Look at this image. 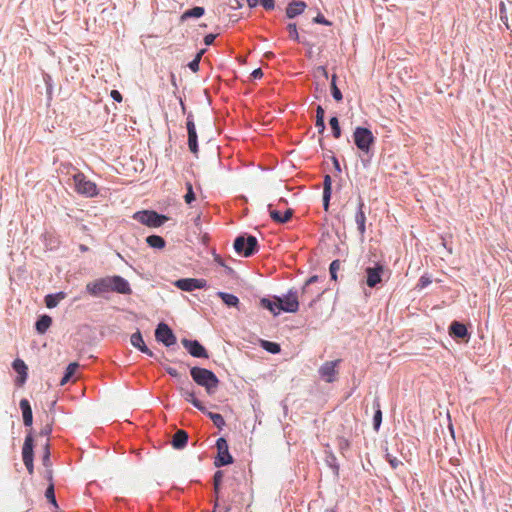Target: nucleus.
I'll return each instance as SVG.
<instances>
[{
    "mask_svg": "<svg viewBox=\"0 0 512 512\" xmlns=\"http://www.w3.org/2000/svg\"><path fill=\"white\" fill-rule=\"evenodd\" d=\"M331 194L332 192H323V208L325 211H328L329 209Z\"/></svg>",
    "mask_w": 512,
    "mask_h": 512,
    "instance_id": "50",
    "label": "nucleus"
},
{
    "mask_svg": "<svg viewBox=\"0 0 512 512\" xmlns=\"http://www.w3.org/2000/svg\"><path fill=\"white\" fill-rule=\"evenodd\" d=\"M261 347L271 354H277L281 351L280 345L278 343L267 340L261 341Z\"/></svg>",
    "mask_w": 512,
    "mask_h": 512,
    "instance_id": "37",
    "label": "nucleus"
},
{
    "mask_svg": "<svg viewBox=\"0 0 512 512\" xmlns=\"http://www.w3.org/2000/svg\"><path fill=\"white\" fill-rule=\"evenodd\" d=\"M318 281V276L314 275V276H311L306 282H305V285L303 287V290H302V294L303 296L308 292V287L317 282Z\"/></svg>",
    "mask_w": 512,
    "mask_h": 512,
    "instance_id": "47",
    "label": "nucleus"
},
{
    "mask_svg": "<svg viewBox=\"0 0 512 512\" xmlns=\"http://www.w3.org/2000/svg\"><path fill=\"white\" fill-rule=\"evenodd\" d=\"M52 324V318L48 315H41L36 323L35 328L39 334H44Z\"/></svg>",
    "mask_w": 512,
    "mask_h": 512,
    "instance_id": "29",
    "label": "nucleus"
},
{
    "mask_svg": "<svg viewBox=\"0 0 512 512\" xmlns=\"http://www.w3.org/2000/svg\"><path fill=\"white\" fill-rule=\"evenodd\" d=\"M337 76L334 74L331 79V94L336 101H341L343 98L342 92L336 85Z\"/></svg>",
    "mask_w": 512,
    "mask_h": 512,
    "instance_id": "41",
    "label": "nucleus"
},
{
    "mask_svg": "<svg viewBox=\"0 0 512 512\" xmlns=\"http://www.w3.org/2000/svg\"><path fill=\"white\" fill-rule=\"evenodd\" d=\"M234 4H231L232 8H239L241 6L240 2L238 0H233Z\"/></svg>",
    "mask_w": 512,
    "mask_h": 512,
    "instance_id": "62",
    "label": "nucleus"
},
{
    "mask_svg": "<svg viewBox=\"0 0 512 512\" xmlns=\"http://www.w3.org/2000/svg\"><path fill=\"white\" fill-rule=\"evenodd\" d=\"M373 406L375 408V413L373 417V427L376 431H378L382 423V411L380 409V402L378 399L374 400Z\"/></svg>",
    "mask_w": 512,
    "mask_h": 512,
    "instance_id": "34",
    "label": "nucleus"
},
{
    "mask_svg": "<svg viewBox=\"0 0 512 512\" xmlns=\"http://www.w3.org/2000/svg\"><path fill=\"white\" fill-rule=\"evenodd\" d=\"M233 247L239 255L250 257L258 251V241L255 236L243 234L235 238Z\"/></svg>",
    "mask_w": 512,
    "mask_h": 512,
    "instance_id": "3",
    "label": "nucleus"
},
{
    "mask_svg": "<svg viewBox=\"0 0 512 512\" xmlns=\"http://www.w3.org/2000/svg\"><path fill=\"white\" fill-rule=\"evenodd\" d=\"M339 269H340V261L339 260L332 261V263L330 264V267H329L330 276H331L332 280L337 279V271Z\"/></svg>",
    "mask_w": 512,
    "mask_h": 512,
    "instance_id": "44",
    "label": "nucleus"
},
{
    "mask_svg": "<svg viewBox=\"0 0 512 512\" xmlns=\"http://www.w3.org/2000/svg\"><path fill=\"white\" fill-rule=\"evenodd\" d=\"M325 110L322 106L318 105L316 109V123L315 126L318 128V132L322 134L325 131Z\"/></svg>",
    "mask_w": 512,
    "mask_h": 512,
    "instance_id": "32",
    "label": "nucleus"
},
{
    "mask_svg": "<svg viewBox=\"0 0 512 512\" xmlns=\"http://www.w3.org/2000/svg\"><path fill=\"white\" fill-rule=\"evenodd\" d=\"M306 8V3L303 1H294L288 4L286 8V15L288 18L292 19L296 16L302 14Z\"/></svg>",
    "mask_w": 512,
    "mask_h": 512,
    "instance_id": "24",
    "label": "nucleus"
},
{
    "mask_svg": "<svg viewBox=\"0 0 512 512\" xmlns=\"http://www.w3.org/2000/svg\"><path fill=\"white\" fill-rule=\"evenodd\" d=\"M42 461H43L44 466H48L50 464V451H49L48 443H46V445H45Z\"/></svg>",
    "mask_w": 512,
    "mask_h": 512,
    "instance_id": "48",
    "label": "nucleus"
},
{
    "mask_svg": "<svg viewBox=\"0 0 512 512\" xmlns=\"http://www.w3.org/2000/svg\"><path fill=\"white\" fill-rule=\"evenodd\" d=\"M251 76L254 79H259L263 76V71L261 70V68H257L251 73Z\"/></svg>",
    "mask_w": 512,
    "mask_h": 512,
    "instance_id": "59",
    "label": "nucleus"
},
{
    "mask_svg": "<svg viewBox=\"0 0 512 512\" xmlns=\"http://www.w3.org/2000/svg\"><path fill=\"white\" fill-rule=\"evenodd\" d=\"M180 394L187 402L191 403L195 408H197L201 412H206V407L200 400L196 398L194 391L181 387Z\"/></svg>",
    "mask_w": 512,
    "mask_h": 512,
    "instance_id": "21",
    "label": "nucleus"
},
{
    "mask_svg": "<svg viewBox=\"0 0 512 512\" xmlns=\"http://www.w3.org/2000/svg\"><path fill=\"white\" fill-rule=\"evenodd\" d=\"M186 189H187V192L184 195V200L187 204H191L196 199V196L193 191V186L190 182L186 183Z\"/></svg>",
    "mask_w": 512,
    "mask_h": 512,
    "instance_id": "42",
    "label": "nucleus"
},
{
    "mask_svg": "<svg viewBox=\"0 0 512 512\" xmlns=\"http://www.w3.org/2000/svg\"><path fill=\"white\" fill-rule=\"evenodd\" d=\"M332 162H333V166H334L335 170L337 172H341V166H340L338 159L336 157H332Z\"/></svg>",
    "mask_w": 512,
    "mask_h": 512,
    "instance_id": "60",
    "label": "nucleus"
},
{
    "mask_svg": "<svg viewBox=\"0 0 512 512\" xmlns=\"http://www.w3.org/2000/svg\"><path fill=\"white\" fill-rule=\"evenodd\" d=\"M175 286L183 291H193L196 289H203L207 286L205 279L196 278H182L175 281Z\"/></svg>",
    "mask_w": 512,
    "mask_h": 512,
    "instance_id": "13",
    "label": "nucleus"
},
{
    "mask_svg": "<svg viewBox=\"0 0 512 512\" xmlns=\"http://www.w3.org/2000/svg\"><path fill=\"white\" fill-rule=\"evenodd\" d=\"M214 260H215V262H216L217 264H219L220 266H223V267L227 268V269L229 270V272H232V271H233V270H232V268L227 267V266L225 265L224 260L221 258V256H219V255H215V256H214Z\"/></svg>",
    "mask_w": 512,
    "mask_h": 512,
    "instance_id": "57",
    "label": "nucleus"
},
{
    "mask_svg": "<svg viewBox=\"0 0 512 512\" xmlns=\"http://www.w3.org/2000/svg\"><path fill=\"white\" fill-rule=\"evenodd\" d=\"M147 244L152 248L162 249L165 247V240L163 237L158 235H150L146 238Z\"/></svg>",
    "mask_w": 512,
    "mask_h": 512,
    "instance_id": "35",
    "label": "nucleus"
},
{
    "mask_svg": "<svg viewBox=\"0 0 512 512\" xmlns=\"http://www.w3.org/2000/svg\"><path fill=\"white\" fill-rule=\"evenodd\" d=\"M155 338L158 342L163 343L166 347H170L176 343V336L172 329L164 322L157 325L155 329Z\"/></svg>",
    "mask_w": 512,
    "mask_h": 512,
    "instance_id": "9",
    "label": "nucleus"
},
{
    "mask_svg": "<svg viewBox=\"0 0 512 512\" xmlns=\"http://www.w3.org/2000/svg\"><path fill=\"white\" fill-rule=\"evenodd\" d=\"M182 345L189 352V354L196 358H208V352L206 348L198 340H189L183 338L181 340Z\"/></svg>",
    "mask_w": 512,
    "mask_h": 512,
    "instance_id": "12",
    "label": "nucleus"
},
{
    "mask_svg": "<svg viewBox=\"0 0 512 512\" xmlns=\"http://www.w3.org/2000/svg\"><path fill=\"white\" fill-rule=\"evenodd\" d=\"M274 299L278 301V310L287 313H295L299 309L298 293L296 290L290 289L288 293L282 298L274 296Z\"/></svg>",
    "mask_w": 512,
    "mask_h": 512,
    "instance_id": "6",
    "label": "nucleus"
},
{
    "mask_svg": "<svg viewBox=\"0 0 512 512\" xmlns=\"http://www.w3.org/2000/svg\"><path fill=\"white\" fill-rule=\"evenodd\" d=\"M318 69L321 70L322 73L327 77V71H326V69L324 67L321 66Z\"/></svg>",
    "mask_w": 512,
    "mask_h": 512,
    "instance_id": "64",
    "label": "nucleus"
},
{
    "mask_svg": "<svg viewBox=\"0 0 512 512\" xmlns=\"http://www.w3.org/2000/svg\"><path fill=\"white\" fill-rule=\"evenodd\" d=\"M216 34H207L205 37H204V43L205 45L207 46H210L213 44L215 38H216Z\"/></svg>",
    "mask_w": 512,
    "mask_h": 512,
    "instance_id": "55",
    "label": "nucleus"
},
{
    "mask_svg": "<svg viewBox=\"0 0 512 512\" xmlns=\"http://www.w3.org/2000/svg\"><path fill=\"white\" fill-rule=\"evenodd\" d=\"M217 457L214 460L216 467H222L233 463V457L229 453V446L225 438L220 437L216 441Z\"/></svg>",
    "mask_w": 512,
    "mask_h": 512,
    "instance_id": "7",
    "label": "nucleus"
},
{
    "mask_svg": "<svg viewBox=\"0 0 512 512\" xmlns=\"http://www.w3.org/2000/svg\"><path fill=\"white\" fill-rule=\"evenodd\" d=\"M52 432V425L46 424L40 431L41 436H49Z\"/></svg>",
    "mask_w": 512,
    "mask_h": 512,
    "instance_id": "54",
    "label": "nucleus"
},
{
    "mask_svg": "<svg viewBox=\"0 0 512 512\" xmlns=\"http://www.w3.org/2000/svg\"><path fill=\"white\" fill-rule=\"evenodd\" d=\"M207 414V416L212 420L213 424L218 428V429H222L224 426H225V420L223 418V416L219 413H213V412H208L206 410L205 412Z\"/></svg>",
    "mask_w": 512,
    "mask_h": 512,
    "instance_id": "38",
    "label": "nucleus"
},
{
    "mask_svg": "<svg viewBox=\"0 0 512 512\" xmlns=\"http://www.w3.org/2000/svg\"><path fill=\"white\" fill-rule=\"evenodd\" d=\"M449 334L453 338L465 339L469 336L468 330L464 324L458 321H453L449 327Z\"/></svg>",
    "mask_w": 512,
    "mask_h": 512,
    "instance_id": "22",
    "label": "nucleus"
},
{
    "mask_svg": "<svg viewBox=\"0 0 512 512\" xmlns=\"http://www.w3.org/2000/svg\"><path fill=\"white\" fill-rule=\"evenodd\" d=\"M266 58L268 59H271L274 57V53L273 52H266L265 55H264Z\"/></svg>",
    "mask_w": 512,
    "mask_h": 512,
    "instance_id": "63",
    "label": "nucleus"
},
{
    "mask_svg": "<svg viewBox=\"0 0 512 512\" xmlns=\"http://www.w3.org/2000/svg\"><path fill=\"white\" fill-rule=\"evenodd\" d=\"M69 166L75 171L73 174L74 188L78 194L86 197H95L98 194L97 186L94 182L87 179L84 173L73 167Z\"/></svg>",
    "mask_w": 512,
    "mask_h": 512,
    "instance_id": "2",
    "label": "nucleus"
},
{
    "mask_svg": "<svg viewBox=\"0 0 512 512\" xmlns=\"http://www.w3.org/2000/svg\"><path fill=\"white\" fill-rule=\"evenodd\" d=\"M365 203L361 196L358 197V205L357 211L355 214V222L357 224V229L359 234L363 237L366 232V215L364 212Z\"/></svg>",
    "mask_w": 512,
    "mask_h": 512,
    "instance_id": "17",
    "label": "nucleus"
},
{
    "mask_svg": "<svg viewBox=\"0 0 512 512\" xmlns=\"http://www.w3.org/2000/svg\"><path fill=\"white\" fill-rule=\"evenodd\" d=\"M330 127L332 129L333 137L338 139L341 136V128L339 125V120L336 116H333L329 120Z\"/></svg>",
    "mask_w": 512,
    "mask_h": 512,
    "instance_id": "39",
    "label": "nucleus"
},
{
    "mask_svg": "<svg viewBox=\"0 0 512 512\" xmlns=\"http://www.w3.org/2000/svg\"><path fill=\"white\" fill-rule=\"evenodd\" d=\"M353 140L356 147L364 154H369L375 143L372 132L365 127H356L353 133Z\"/></svg>",
    "mask_w": 512,
    "mask_h": 512,
    "instance_id": "4",
    "label": "nucleus"
},
{
    "mask_svg": "<svg viewBox=\"0 0 512 512\" xmlns=\"http://www.w3.org/2000/svg\"><path fill=\"white\" fill-rule=\"evenodd\" d=\"M86 291L91 296L99 297L109 292V277L98 278L87 283Z\"/></svg>",
    "mask_w": 512,
    "mask_h": 512,
    "instance_id": "10",
    "label": "nucleus"
},
{
    "mask_svg": "<svg viewBox=\"0 0 512 512\" xmlns=\"http://www.w3.org/2000/svg\"><path fill=\"white\" fill-rule=\"evenodd\" d=\"M247 3L249 5V7L253 8V7L257 6L258 0H247Z\"/></svg>",
    "mask_w": 512,
    "mask_h": 512,
    "instance_id": "61",
    "label": "nucleus"
},
{
    "mask_svg": "<svg viewBox=\"0 0 512 512\" xmlns=\"http://www.w3.org/2000/svg\"><path fill=\"white\" fill-rule=\"evenodd\" d=\"M186 127H187V132H188L189 149L193 154H197V152H198V136H197L192 113H189L187 116Z\"/></svg>",
    "mask_w": 512,
    "mask_h": 512,
    "instance_id": "16",
    "label": "nucleus"
},
{
    "mask_svg": "<svg viewBox=\"0 0 512 512\" xmlns=\"http://www.w3.org/2000/svg\"><path fill=\"white\" fill-rule=\"evenodd\" d=\"M222 479H223V472L222 471H216L214 476H213V483H214V488L216 491L219 490V487H220V484L222 482Z\"/></svg>",
    "mask_w": 512,
    "mask_h": 512,
    "instance_id": "45",
    "label": "nucleus"
},
{
    "mask_svg": "<svg viewBox=\"0 0 512 512\" xmlns=\"http://www.w3.org/2000/svg\"><path fill=\"white\" fill-rule=\"evenodd\" d=\"M258 3H260L266 10H272L275 7L274 0H258Z\"/></svg>",
    "mask_w": 512,
    "mask_h": 512,
    "instance_id": "49",
    "label": "nucleus"
},
{
    "mask_svg": "<svg viewBox=\"0 0 512 512\" xmlns=\"http://www.w3.org/2000/svg\"><path fill=\"white\" fill-rule=\"evenodd\" d=\"M33 447H34V439L32 436V431H30L25 437L23 448H22V458L24 465L29 472V474H33L34 465H33Z\"/></svg>",
    "mask_w": 512,
    "mask_h": 512,
    "instance_id": "8",
    "label": "nucleus"
},
{
    "mask_svg": "<svg viewBox=\"0 0 512 512\" xmlns=\"http://www.w3.org/2000/svg\"><path fill=\"white\" fill-rule=\"evenodd\" d=\"M205 14V9L200 6H195L186 10L180 17V21L184 22L189 18H200Z\"/></svg>",
    "mask_w": 512,
    "mask_h": 512,
    "instance_id": "30",
    "label": "nucleus"
},
{
    "mask_svg": "<svg viewBox=\"0 0 512 512\" xmlns=\"http://www.w3.org/2000/svg\"><path fill=\"white\" fill-rule=\"evenodd\" d=\"M287 29L289 31V37L291 39L301 42L298 31H297V26L295 23L288 24Z\"/></svg>",
    "mask_w": 512,
    "mask_h": 512,
    "instance_id": "43",
    "label": "nucleus"
},
{
    "mask_svg": "<svg viewBox=\"0 0 512 512\" xmlns=\"http://www.w3.org/2000/svg\"><path fill=\"white\" fill-rule=\"evenodd\" d=\"M366 272V284L370 288H375L382 281V274L384 272V267L380 264H376L373 267H367L365 269Z\"/></svg>",
    "mask_w": 512,
    "mask_h": 512,
    "instance_id": "15",
    "label": "nucleus"
},
{
    "mask_svg": "<svg viewBox=\"0 0 512 512\" xmlns=\"http://www.w3.org/2000/svg\"><path fill=\"white\" fill-rule=\"evenodd\" d=\"M79 367L78 363L76 362H73V363H70L67 367H66V370H65V373L63 375V377L61 378L60 380V385L63 386L65 385L66 383L69 382V380L72 378V376L75 374L77 368Z\"/></svg>",
    "mask_w": 512,
    "mask_h": 512,
    "instance_id": "33",
    "label": "nucleus"
},
{
    "mask_svg": "<svg viewBox=\"0 0 512 512\" xmlns=\"http://www.w3.org/2000/svg\"><path fill=\"white\" fill-rule=\"evenodd\" d=\"M204 53H205V49L200 50L196 54L195 58L191 62L188 63V67H189V69L191 71H193V72H198L199 71V63H200L201 58H202Z\"/></svg>",
    "mask_w": 512,
    "mask_h": 512,
    "instance_id": "40",
    "label": "nucleus"
},
{
    "mask_svg": "<svg viewBox=\"0 0 512 512\" xmlns=\"http://www.w3.org/2000/svg\"><path fill=\"white\" fill-rule=\"evenodd\" d=\"M323 192H332V179L330 175H325L324 177Z\"/></svg>",
    "mask_w": 512,
    "mask_h": 512,
    "instance_id": "46",
    "label": "nucleus"
},
{
    "mask_svg": "<svg viewBox=\"0 0 512 512\" xmlns=\"http://www.w3.org/2000/svg\"><path fill=\"white\" fill-rule=\"evenodd\" d=\"M512 8V2L508 1V3H505L503 1L499 4V15L501 22L506 26V28L510 31H512V26L509 24V18H508V7Z\"/></svg>",
    "mask_w": 512,
    "mask_h": 512,
    "instance_id": "28",
    "label": "nucleus"
},
{
    "mask_svg": "<svg viewBox=\"0 0 512 512\" xmlns=\"http://www.w3.org/2000/svg\"><path fill=\"white\" fill-rule=\"evenodd\" d=\"M431 283V280L429 277H426V276H422L420 279H419V282L417 284V287L419 288H425L427 287L429 284Z\"/></svg>",
    "mask_w": 512,
    "mask_h": 512,
    "instance_id": "51",
    "label": "nucleus"
},
{
    "mask_svg": "<svg viewBox=\"0 0 512 512\" xmlns=\"http://www.w3.org/2000/svg\"><path fill=\"white\" fill-rule=\"evenodd\" d=\"M217 296L219 298H221V300L223 301V303L228 306V307H235V308H238L239 309V304H240V301H239V298L233 294H230V293H226V292H221L219 291L217 293Z\"/></svg>",
    "mask_w": 512,
    "mask_h": 512,
    "instance_id": "27",
    "label": "nucleus"
},
{
    "mask_svg": "<svg viewBox=\"0 0 512 512\" xmlns=\"http://www.w3.org/2000/svg\"><path fill=\"white\" fill-rule=\"evenodd\" d=\"M12 367L15 370V372L18 374V377L16 378V384L18 386H22L27 379V371L28 367L25 364V362L21 359H15L12 363Z\"/></svg>",
    "mask_w": 512,
    "mask_h": 512,
    "instance_id": "18",
    "label": "nucleus"
},
{
    "mask_svg": "<svg viewBox=\"0 0 512 512\" xmlns=\"http://www.w3.org/2000/svg\"><path fill=\"white\" fill-rule=\"evenodd\" d=\"M190 375L197 385L204 387L208 395H213L216 392L219 386V379L211 370L201 367H192L190 369Z\"/></svg>",
    "mask_w": 512,
    "mask_h": 512,
    "instance_id": "1",
    "label": "nucleus"
},
{
    "mask_svg": "<svg viewBox=\"0 0 512 512\" xmlns=\"http://www.w3.org/2000/svg\"><path fill=\"white\" fill-rule=\"evenodd\" d=\"M19 405L22 411L24 425L31 427L33 424V413L29 401L27 399H21Z\"/></svg>",
    "mask_w": 512,
    "mask_h": 512,
    "instance_id": "23",
    "label": "nucleus"
},
{
    "mask_svg": "<svg viewBox=\"0 0 512 512\" xmlns=\"http://www.w3.org/2000/svg\"><path fill=\"white\" fill-rule=\"evenodd\" d=\"M313 21L315 23H318V24H323V25H329L330 22L328 20L325 19V17L321 14H318L314 19Z\"/></svg>",
    "mask_w": 512,
    "mask_h": 512,
    "instance_id": "53",
    "label": "nucleus"
},
{
    "mask_svg": "<svg viewBox=\"0 0 512 512\" xmlns=\"http://www.w3.org/2000/svg\"><path fill=\"white\" fill-rule=\"evenodd\" d=\"M268 209L271 219L274 222L281 224L287 223L292 218L294 213V211L289 208L284 212V214H282L280 211L272 209V204L268 205Z\"/></svg>",
    "mask_w": 512,
    "mask_h": 512,
    "instance_id": "20",
    "label": "nucleus"
},
{
    "mask_svg": "<svg viewBox=\"0 0 512 512\" xmlns=\"http://www.w3.org/2000/svg\"><path fill=\"white\" fill-rule=\"evenodd\" d=\"M165 371L171 376V377H174V378H179L180 375L179 373L177 372L176 369L170 367V366H166L165 367Z\"/></svg>",
    "mask_w": 512,
    "mask_h": 512,
    "instance_id": "56",
    "label": "nucleus"
},
{
    "mask_svg": "<svg viewBox=\"0 0 512 512\" xmlns=\"http://www.w3.org/2000/svg\"><path fill=\"white\" fill-rule=\"evenodd\" d=\"M188 442V433L184 430H177L172 437L171 444L175 449H183Z\"/></svg>",
    "mask_w": 512,
    "mask_h": 512,
    "instance_id": "25",
    "label": "nucleus"
},
{
    "mask_svg": "<svg viewBox=\"0 0 512 512\" xmlns=\"http://www.w3.org/2000/svg\"><path fill=\"white\" fill-rule=\"evenodd\" d=\"M387 459L391 465L392 468L396 469L399 465L402 464L400 460H398L396 457H392L391 455H387Z\"/></svg>",
    "mask_w": 512,
    "mask_h": 512,
    "instance_id": "52",
    "label": "nucleus"
},
{
    "mask_svg": "<svg viewBox=\"0 0 512 512\" xmlns=\"http://www.w3.org/2000/svg\"><path fill=\"white\" fill-rule=\"evenodd\" d=\"M341 360L335 361H326L319 368V375L322 379H324L327 383H333L336 378L338 371L336 370V366L340 363Z\"/></svg>",
    "mask_w": 512,
    "mask_h": 512,
    "instance_id": "14",
    "label": "nucleus"
},
{
    "mask_svg": "<svg viewBox=\"0 0 512 512\" xmlns=\"http://www.w3.org/2000/svg\"><path fill=\"white\" fill-rule=\"evenodd\" d=\"M109 277V292H116L123 295H130L132 293L129 282L119 275Z\"/></svg>",
    "mask_w": 512,
    "mask_h": 512,
    "instance_id": "11",
    "label": "nucleus"
},
{
    "mask_svg": "<svg viewBox=\"0 0 512 512\" xmlns=\"http://www.w3.org/2000/svg\"><path fill=\"white\" fill-rule=\"evenodd\" d=\"M260 306L269 310L274 316H278L279 310H278V301H276L274 298H266L263 297L260 299Z\"/></svg>",
    "mask_w": 512,
    "mask_h": 512,
    "instance_id": "31",
    "label": "nucleus"
},
{
    "mask_svg": "<svg viewBox=\"0 0 512 512\" xmlns=\"http://www.w3.org/2000/svg\"><path fill=\"white\" fill-rule=\"evenodd\" d=\"M130 342L132 346L140 350L142 353H145L150 357L154 356V353L146 346L140 331H137L131 335Z\"/></svg>",
    "mask_w": 512,
    "mask_h": 512,
    "instance_id": "19",
    "label": "nucleus"
},
{
    "mask_svg": "<svg viewBox=\"0 0 512 512\" xmlns=\"http://www.w3.org/2000/svg\"><path fill=\"white\" fill-rule=\"evenodd\" d=\"M111 97L115 101H117V102H121L122 101V95H121V93L118 90H112L111 91Z\"/></svg>",
    "mask_w": 512,
    "mask_h": 512,
    "instance_id": "58",
    "label": "nucleus"
},
{
    "mask_svg": "<svg viewBox=\"0 0 512 512\" xmlns=\"http://www.w3.org/2000/svg\"><path fill=\"white\" fill-rule=\"evenodd\" d=\"M45 497L53 505L54 512H58L59 506H58L57 501H56L55 490H54V485L53 484H50L47 487V489L45 491Z\"/></svg>",
    "mask_w": 512,
    "mask_h": 512,
    "instance_id": "36",
    "label": "nucleus"
},
{
    "mask_svg": "<svg viewBox=\"0 0 512 512\" xmlns=\"http://www.w3.org/2000/svg\"><path fill=\"white\" fill-rule=\"evenodd\" d=\"M133 219L148 227L156 228L162 226L169 218L153 210H142L136 212Z\"/></svg>",
    "mask_w": 512,
    "mask_h": 512,
    "instance_id": "5",
    "label": "nucleus"
},
{
    "mask_svg": "<svg viewBox=\"0 0 512 512\" xmlns=\"http://www.w3.org/2000/svg\"><path fill=\"white\" fill-rule=\"evenodd\" d=\"M66 298V293L65 292H58V293H55V294H48L45 296V305L47 308L49 309H52V308H55L59 302L63 299Z\"/></svg>",
    "mask_w": 512,
    "mask_h": 512,
    "instance_id": "26",
    "label": "nucleus"
}]
</instances>
